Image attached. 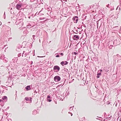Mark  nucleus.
<instances>
[{"mask_svg": "<svg viewBox=\"0 0 121 121\" xmlns=\"http://www.w3.org/2000/svg\"><path fill=\"white\" fill-rule=\"evenodd\" d=\"M54 79L55 82H58L60 80L61 78L59 76H56L54 77Z\"/></svg>", "mask_w": 121, "mask_h": 121, "instance_id": "3", "label": "nucleus"}, {"mask_svg": "<svg viewBox=\"0 0 121 121\" xmlns=\"http://www.w3.org/2000/svg\"><path fill=\"white\" fill-rule=\"evenodd\" d=\"M69 92H68V93H66L65 94V95H66L67 96V95H69Z\"/></svg>", "mask_w": 121, "mask_h": 121, "instance_id": "29", "label": "nucleus"}, {"mask_svg": "<svg viewBox=\"0 0 121 121\" xmlns=\"http://www.w3.org/2000/svg\"><path fill=\"white\" fill-rule=\"evenodd\" d=\"M120 110V112L121 113V109Z\"/></svg>", "mask_w": 121, "mask_h": 121, "instance_id": "40", "label": "nucleus"}, {"mask_svg": "<svg viewBox=\"0 0 121 121\" xmlns=\"http://www.w3.org/2000/svg\"><path fill=\"white\" fill-rule=\"evenodd\" d=\"M99 71H100V72H101L102 71V69H100L99 70Z\"/></svg>", "mask_w": 121, "mask_h": 121, "instance_id": "39", "label": "nucleus"}, {"mask_svg": "<svg viewBox=\"0 0 121 121\" xmlns=\"http://www.w3.org/2000/svg\"><path fill=\"white\" fill-rule=\"evenodd\" d=\"M35 35H33V38H35Z\"/></svg>", "mask_w": 121, "mask_h": 121, "instance_id": "37", "label": "nucleus"}, {"mask_svg": "<svg viewBox=\"0 0 121 121\" xmlns=\"http://www.w3.org/2000/svg\"><path fill=\"white\" fill-rule=\"evenodd\" d=\"M21 55V53H19L18 55V57H20Z\"/></svg>", "mask_w": 121, "mask_h": 121, "instance_id": "22", "label": "nucleus"}, {"mask_svg": "<svg viewBox=\"0 0 121 121\" xmlns=\"http://www.w3.org/2000/svg\"><path fill=\"white\" fill-rule=\"evenodd\" d=\"M17 57H15L13 59V61L14 63L17 62Z\"/></svg>", "mask_w": 121, "mask_h": 121, "instance_id": "13", "label": "nucleus"}, {"mask_svg": "<svg viewBox=\"0 0 121 121\" xmlns=\"http://www.w3.org/2000/svg\"><path fill=\"white\" fill-rule=\"evenodd\" d=\"M47 99L50 98V95H48L47 96Z\"/></svg>", "mask_w": 121, "mask_h": 121, "instance_id": "26", "label": "nucleus"}, {"mask_svg": "<svg viewBox=\"0 0 121 121\" xmlns=\"http://www.w3.org/2000/svg\"><path fill=\"white\" fill-rule=\"evenodd\" d=\"M87 16L86 15V14H83L82 16V18H83V19H86Z\"/></svg>", "mask_w": 121, "mask_h": 121, "instance_id": "14", "label": "nucleus"}, {"mask_svg": "<svg viewBox=\"0 0 121 121\" xmlns=\"http://www.w3.org/2000/svg\"><path fill=\"white\" fill-rule=\"evenodd\" d=\"M95 87L97 88V87H96V86H95Z\"/></svg>", "mask_w": 121, "mask_h": 121, "instance_id": "61", "label": "nucleus"}, {"mask_svg": "<svg viewBox=\"0 0 121 121\" xmlns=\"http://www.w3.org/2000/svg\"><path fill=\"white\" fill-rule=\"evenodd\" d=\"M3 59V61L5 63L7 62L8 61V59L7 58L4 57Z\"/></svg>", "mask_w": 121, "mask_h": 121, "instance_id": "12", "label": "nucleus"}, {"mask_svg": "<svg viewBox=\"0 0 121 121\" xmlns=\"http://www.w3.org/2000/svg\"><path fill=\"white\" fill-rule=\"evenodd\" d=\"M10 38V39H12V38Z\"/></svg>", "mask_w": 121, "mask_h": 121, "instance_id": "56", "label": "nucleus"}, {"mask_svg": "<svg viewBox=\"0 0 121 121\" xmlns=\"http://www.w3.org/2000/svg\"><path fill=\"white\" fill-rule=\"evenodd\" d=\"M6 29L7 31L10 30H11V28L9 26H7Z\"/></svg>", "mask_w": 121, "mask_h": 121, "instance_id": "17", "label": "nucleus"}, {"mask_svg": "<svg viewBox=\"0 0 121 121\" xmlns=\"http://www.w3.org/2000/svg\"><path fill=\"white\" fill-rule=\"evenodd\" d=\"M118 102H119V100H118Z\"/></svg>", "mask_w": 121, "mask_h": 121, "instance_id": "52", "label": "nucleus"}, {"mask_svg": "<svg viewBox=\"0 0 121 121\" xmlns=\"http://www.w3.org/2000/svg\"><path fill=\"white\" fill-rule=\"evenodd\" d=\"M73 20L74 21V23H77L78 20V17L77 16H75L73 18Z\"/></svg>", "mask_w": 121, "mask_h": 121, "instance_id": "5", "label": "nucleus"}, {"mask_svg": "<svg viewBox=\"0 0 121 121\" xmlns=\"http://www.w3.org/2000/svg\"><path fill=\"white\" fill-rule=\"evenodd\" d=\"M63 85L62 86H63Z\"/></svg>", "mask_w": 121, "mask_h": 121, "instance_id": "59", "label": "nucleus"}, {"mask_svg": "<svg viewBox=\"0 0 121 121\" xmlns=\"http://www.w3.org/2000/svg\"><path fill=\"white\" fill-rule=\"evenodd\" d=\"M106 114V113H105V114Z\"/></svg>", "mask_w": 121, "mask_h": 121, "instance_id": "63", "label": "nucleus"}, {"mask_svg": "<svg viewBox=\"0 0 121 121\" xmlns=\"http://www.w3.org/2000/svg\"><path fill=\"white\" fill-rule=\"evenodd\" d=\"M101 75V73H98L97 74V78H99L100 77V76Z\"/></svg>", "mask_w": 121, "mask_h": 121, "instance_id": "16", "label": "nucleus"}, {"mask_svg": "<svg viewBox=\"0 0 121 121\" xmlns=\"http://www.w3.org/2000/svg\"><path fill=\"white\" fill-rule=\"evenodd\" d=\"M11 19H13V17H11Z\"/></svg>", "mask_w": 121, "mask_h": 121, "instance_id": "53", "label": "nucleus"}, {"mask_svg": "<svg viewBox=\"0 0 121 121\" xmlns=\"http://www.w3.org/2000/svg\"><path fill=\"white\" fill-rule=\"evenodd\" d=\"M68 113H70V112H68Z\"/></svg>", "mask_w": 121, "mask_h": 121, "instance_id": "48", "label": "nucleus"}, {"mask_svg": "<svg viewBox=\"0 0 121 121\" xmlns=\"http://www.w3.org/2000/svg\"><path fill=\"white\" fill-rule=\"evenodd\" d=\"M3 100L2 99H0V103H2V102H3Z\"/></svg>", "mask_w": 121, "mask_h": 121, "instance_id": "27", "label": "nucleus"}, {"mask_svg": "<svg viewBox=\"0 0 121 121\" xmlns=\"http://www.w3.org/2000/svg\"><path fill=\"white\" fill-rule=\"evenodd\" d=\"M32 99V98H30V100H31Z\"/></svg>", "mask_w": 121, "mask_h": 121, "instance_id": "50", "label": "nucleus"}, {"mask_svg": "<svg viewBox=\"0 0 121 121\" xmlns=\"http://www.w3.org/2000/svg\"><path fill=\"white\" fill-rule=\"evenodd\" d=\"M63 55H64V54L62 53H60V55H61V56H63Z\"/></svg>", "mask_w": 121, "mask_h": 121, "instance_id": "34", "label": "nucleus"}, {"mask_svg": "<svg viewBox=\"0 0 121 121\" xmlns=\"http://www.w3.org/2000/svg\"><path fill=\"white\" fill-rule=\"evenodd\" d=\"M30 17H29V18H30Z\"/></svg>", "mask_w": 121, "mask_h": 121, "instance_id": "49", "label": "nucleus"}, {"mask_svg": "<svg viewBox=\"0 0 121 121\" xmlns=\"http://www.w3.org/2000/svg\"><path fill=\"white\" fill-rule=\"evenodd\" d=\"M120 121H121V118H120Z\"/></svg>", "mask_w": 121, "mask_h": 121, "instance_id": "44", "label": "nucleus"}, {"mask_svg": "<svg viewBox=\"0 0 121 121\" xmlns=\"http://www.w3.org/2000/svg\"><path fill=\"white\" fill-rule=\"evenodd\" d=\"M113 47L112 45H110L109 47V48L110 49H111Z\"/></svg>", "mask_w": 121, "mask_h": 121, "instance_id": "28", "label": "nucleus"}, {"mask_svg": "<svg viewBox=\"0 0 121 121\" xmlns=\"http://www.w3.org/2000/svg\"><path fill=\"white\" fill-rule=\"evenodd\" d=\"M59 99H60V100H63V99L62 98H61L59 96Z\"/></svg>", "mask_w": 121, "mask_h": 121, "instance_id": "30", "label": "nucleus"}, {"mask_svg": "<svg viewBox=\"0 0 121 121\" xmlns=\"http://www.w3.org/2000/svg\"><path fill=\"white\" fill-rule=\"evenodd\" d=\"M47 100L49 102H50L52 101V100L50 99H47Z\"/></svg>", "mask_w": 121, "mask_h": 121, "instance_id": "24", "label": "nucleus"}, {"mask_svg": "<svg viewBox=\"0 0 121 121\" xmlns=\"http://www.w3.org/2000/svg\"><path fill=\"white\" fill-rule=\"evenodd\" d=\"M61 113H63V112H62V111L61 112Z\"/></svg>", "mask_w": 121, "mask_h": 121, "instance_id": "60", "label": "nucleus"}, {"mask_svg": "<svg viewBox=\"0 0 121 121\" xmlns=\"http://www.w3.org/2000/svg\"><path fill=\"white\" fill-rule=\"evenodd\" d=\"M21 20H19L15 22L16 24L17 25H20V26H22L23 22H22V21L21 22Z\"/></svg>", "mask_w": 121, "mask_h": 121, "instance_id": "4", "label": "nucleus"}, {"mask_svg": "<svg viewBox=\"0 0 121 121\" xmlns=\"http://www.w3.org/2000/svg\"><path fill=\"white\" fill-rule=\"evenodd\" d=\"M42 10H41L40 11H39L38 13H37V12L35 14V16H36L37 15H39V14L41 11Z\"/></svg>", "mask_w": 121, "mask_h": 121, "instance_id": "20", "label": "nucleus"}, {"mask_svg": "<svg viewBox=\"0 0 121 121\" xmlns=\"http://www.w3.org/2000/svg\"><path fill=\"white\" fill-rule=\"evenodd\" d=\"M31 64H32V63H33V62L32 61H31Z\"/></svg>", "mask_w": 121, "mask_h": 121, "instance_id": "47", "label": "nucleus"}, {"mask_svg": "<svg viewBox=\"0 0 121 121\" xmlns=\"http://www.w3.org/2000/svg\"><path fill=\"white\" fill-rule=\"evenodd\" d=\"M25 99L27 101H28L29 100V98L27 97H26L25 98Z\"/></svg>", "mask_w": 121, "mask_h": 121, "instance_id": "19", "label": "nucleus"}, {"mask_svg": "<svg viewBox=\"0 0 121 121\" xmlns=\"http://www.w3.org/2000/svg\"><path fill=\"white\" fill-rule=\"evenodd\" d=\"M96 119H98V120H100V119H99V118H96Z\"/></svg>", "mask_w": 121, "mask_h": 121, "instance_id": "46", "label": "nucleus"}, {"mask_svg": "<svg viewBox=\"0 0 121 121\" xmlns=\"http://www.w3.org/2000/svg\"><path fill=\"white\" fill-rule=\"evenodd\" d=\"M73 109V108H72V107H70L69 108V110L70 111H71Z\"/></svg>", "mask_w": 121, "mask_h": 121, "instance_id": "25", "label": "nucleus"}, {"mask_svg": "<svg viewBox=\"0 0 121 121\" xmlns=\"http://www.w3.org/2000/svg\"><path fill=\"white\" fill-rule=\"evenodd\" d=\"M105 121V119H104V121Z\"/></svg>", "mask_w": 121, "mask_h": 121, "instance_id": "51", "label": "nucleus"}, {"mask_svg": "<svg viewBox=\"0 0 121 121\" xmlns=\"http://www.w3.org/2000/svg\"><path fill=\"white\" fill-rule=\"evenodd\" d=\"M68 63V62L66 61H65V62L62 61L60 63V64L63 66H64L63 65V64H64V65H66Z\"/></svg>", "mask_w": 121, "mask_h": 121, "instance_id": "11", "label": "nucleus"}, {"mask_svg": "<svg viewBox=\"0 0 121 121\" xmlns=\"http://www.w3.org/2000/svg\"><path fill=\"white\" fill-rule=\"evenodd\" d=\"M95 87L97 88V87H96V86H95Z\"/></svg>", "mask_w": 121, "mask_h": 121, "instance_id": "62", "label": "nucleus"}, {"mask_svg": "<svg viewBox=\"0 0 121 121\" xmlns=\"http://www.w3.org/2000/svg\"><path fill=\"white\" fill-rule=\"evenodd\" d=\"M25 51H23V53L22 54V57H23V54L24 53H25V57H26L27 56V55H29V54H31L32 53V52H31L30 51H29L28 52H25Z\"/></svg>", "mask_w": 121, "mask_h": 121, "instance_id": "1", "label": "nucleus"}, {"mask_svg": "<svg viewBox=\"0 0 121 121\" xmlns=\"http://www.w3.org/2000/svg\"><path fill=\"white\" fill-rule=\"evenodd\" d=\"M31 54H29V55H27V56H26V57L27 58H28L29 59L30 58V56L31 55Z\"/></svg>", "mask_w": 121, "mask_h": 121, "instance_id": "23", "label": "nucleus"}, {"mask_svg": "<svg viewBox=\"0 0 121 121\" xmlns=\"http://www.w3.org/2000/svg\"><path fill=\"white\" fill-rule=\"evenodd\" d=\"M37 113V111L36 110H34L33 111L32 114L34 115H35Z\"/></svg>", "mask_w": 121, "mask_h": 121, "instance_id": "15", "label": "nucleus"}, {"mask_svg": "<svg viewBox=\"0 0 121 121\" xmlns=\"http://www.w3.org/2000/svg\"><path fill=\"white\" fill-rule=\"evenodd\" d=\"M60 69V67L57 65L53 67V70L56 72L59 71Z\"/></svg>", "mask_w": 121, "mask_h": 121, "instance_id": "2", "label": "nucleus"}, {"mask_svg": "<svg viewBox=\"0 0 121 121\" xmlns=\"http://www.w3.org/2000/svg\"><path fill=\"white\" fill-rule=\"evenodd\" d=\"M4 19H5V12H4Z\"/></svg>", "mask_w": 121, "mask_h": 121, "instance_id": "36", "label": "nucleus"}, {"mask_svg": "<svg viewBox=\"0 0 121 121\" xmlns=\"http://www.w3.org/2000/svg\"><path fill=\"white\" fill-rule=\"evenodd\" d=\"M2 100L4 101V102H6L7 100V97L5 96H4L2 98Z\"/></svg>", "mask_w": 121, "mask_h": 121, "instance_id": "10", "label": "nucleus"}, {"mask_svg": "<svg viewBox=\"0 0 121 121\" xmlns=\"http://www.w3.org/2000/svg\"><path fill=\"white\" fill-rule=\"evenodd\" d=\"M31 86H32L31 85L27 86L25 88L26 91L30 90L31 89Z\"/></svg>", "mask_w": 121, "mask_h": 121, "instance_id": "8", "label": "nucleus"}, {"mask_svg": "<svg viewBox=\"0 0 121 121\" xmlns=\"http://www.w3.org/2000/svg\"><path fill=\"white\" fill-rule=\"evenodd\" d=\"M16 49V50L17 51H18V49Z\"/></svg>", "mask_w": 121, "mask_h": 121, "instance_id": "38", "label": "nucleus"}, {"mask_svg": "<svg viewBox=\"0 0 121 121\" xmlns=\"http://www.w3.org/2000/svg\"><path fill=\"white\" fill-rule=\"evenodd\" d=\"M22 5L21 4H17L16 6V8L17 9H19L21 8Z\"/></svg>", "mask_w": 121, "mask_h": 121, "instance_id": "9", "label": "nucleus"}, {"mask_svg": "<svg viewBox=\"0 0 121 121\" xmlns=\"http://www.w3.org/2000/svg\"><path fill=\"white\" fill-rule=\"evenodd\" d=\"M54 83V82H52L51 83L52 84H53V83Z\"/></svg>", "mask_w": 121, "mask_h": 121, "instance_id": "43", "label": "nucleus"}, {"mask_svg": "<svg viewBox=\"0 0 121 121\" xmlns=\"http://www.w3.org/2000/svg\"><path fill=\"white\" fill-rule=\"evenodd\" d=\"M17 91H16V93H17Z\"/></svg>", "mask_w": 121, "mask_h": 121, "instance_id": "54", "label": "nucleus"}, {"mask_svg": "<svg viewBox=\"0 0 121 121\" xmlns=\"http://www.w3.org/2000/svg\"><path fill=\"white\" fill-rule=\"evenodd\" d=\"M73 53H74L75 55H76L78 54L77 52H74Z\"/></svg>", "mask_w": 121, "mask_h": 121, "instance_id": "31", "label": "nucleus"}, {"mask_svg": "<svg viewBox=\"0 0 121 121\" xmlns=\"http://www.w3.org/2000/svg\"><path fill=\"white\" fill-rule=\"evenodd\" d=\"M77 33H76V34H77V33H78V31H77Z\"/></svg>", "mask_w": 121, "mask_h": 121, "instance_id": "45", "label": "nucleus"}, {"mask_svg": "<svg viewBox=\"0 0 121 121\" xmlns=\"http://www.w3.org/2000/svg\"><path fill=\"white\" fill-rule=\"evenodd\" d=\"M73 39L74 40H77L79 39V37L78 35H74L73 36Z\"/></svg>", "mask_w": 121, "mask_h": 121, "instance_id": "7", "label": "nucleus"}, {"mask_svg": "<svg viewBox=\"0 0 121 121\" xmlns=\"http://www.w3.org/2000/svg\"><path fill=\"white\" fill-rule=\"evenodd\" d=\"M71 116H72L73 115V114L72 113H71Z\"/></svg>", "mask_w": 121, "mask_h": 121, "instance_id": "42", "label": "nucleus"}, {"mask_svg": "<svg viewBox=\"0 0 121 121\" xmlns=\"http://www.w3.org/2000/svg\"><path fill=\"white\" fill-rule=\"evenodd\" d=\"M35 92L36 93H37V92L35 91Z\"/></svg>", "mask_w": 121, "mask_h": 121, "instance_id": "41", "label": "nucleus"}, {"mask_svg": "<svg viewBox=\"0 0 121 121\" xmlns=\"http://www.w3.org/2000/svg\"><path fill=\"white\" fill-rule=\"evenodd\" d=\"M113 43L115 45H118L120 44L119 41L118 39L115 40L113 42Z\"/></svg>", "mask_w": 121, "mask_h": 121, "instance_id": "6", "label": "nucleus"}, {"mask_svg": "<svg viewBox=\"0 0 121 121\" xmlns=\"http://www.w3.org/2000/svg\"><path fill=\"white\" fill-rule=\"evenodd\" d=\"M106 6L108 8H109L110 5L109 4H108Z\"/></svg>", "mask_w": 121, "mask_h": 121, "instance_id": "32", "label": "nucleus"}, {"mask_svg": "<svg viewBox=\"0 0 121 121\" xmlns=\"http://www.w3.org/2000/svg\"><path fill=\"white\" fill-rule=\"evenodd\" d=\"M8 121H12V120L10 119H8Z\"/></svg>", "mask_w": 121, "mask_h": 121, "instance_id": "33", "label": "nucleus"}, {"mask_svg": "<svg viewBox=\"0 0 121 121\" xmlns=\"http://www.w3.org/2000/svg\"><path fill=\"white\" fill-rule=\"evenodd\" d=\"M16 99V98H15V99Z\"/></svg>", "mask_w": 121, "mask_h": 121, "instance_id": "58", "label": "nucleus"}, {"mask_svg": "<svg viewBox=\"0 0 121 121\" xmlns=\"http://www.w3.org/2000/svg\"><path fill=\"white\" fill-rule=\"evenodd\" d=\"M57 54H55V56L56 57H60V56L59 55H56Z\"/></svg>", "mask_w": 121, "mask_h": 121, "instance_id": "21", "label": "nucleus"}, {"mask_svg": "<svg viewBox=\"0 0 121 121\" xmlns=\"http://www.w3.org/2000/svg\"><path fill=\"white\" fill-rule=\"evenodd\" d=\"M7 33H8V34H11V30H10L7 31Z\"/></svg>", "mask_w": 121, "mask_h": 121, "instance_id": "18", "label": "nucleus"}, {"mask_svg": "<svg viewBox=\"0 0 121 121\" xmlns=\"http://www.w3.org/2000/svg\"><path fill=\"white\" fill-rule=\"evenodd\" d=\"M117 104H118V103H117V102H116V105H115V106H116V107H117Z\"/></svg>", "mask_w": 121, "mask_h": 121, "instance_id": "35", "label": "nucleus"}, {"mask_svg": "<svg viewBox=\"0 0 121 121\" xmlns=\"http://www.w3.org/2000/svg\"><path fill=\"white\" fill-rule=\"evenodd\" d=\"M73 107H74V106H73Z\"/></svg>", "mask_w": 121, "mask_h": 121, "instance_id": "64", "label": "nucleus"}, {"mask_svg": "<svg viewBox=\"0 0 121 121\" xmlns=\"http://www.w3.org/2000/svg\"><path fill=\"white\" fill-rule=\"evenodd\" d=\"M16 96H17V94H16ZM16 97H17V96H16Z\"/></svg>", "mask_w": 121, "mask_h": 121, "instance_id": "57", "label": "nucleus"}, {"mask_svg": "<svg viewBox=\"0 0 121 121\" xmlns=\"http://www.w3.org/2000/svg\"><path fill=\"white\" fill-rule=\"evenodd\" d=\"M99 118H101V117H99Z\"/></svg>", "mask_w": 121, "mask_h": 121, "instance_id": "55", "label": "nucleus"}]
</instances>
